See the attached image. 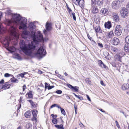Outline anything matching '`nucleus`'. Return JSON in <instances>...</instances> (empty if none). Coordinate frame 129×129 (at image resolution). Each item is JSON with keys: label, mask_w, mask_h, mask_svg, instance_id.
<instances>
[{"label": "nucleus", "mask_w": 129, "mask_h": 129, "mask_svg": "<svg viewBox=\"0 0 129 129\" xmlns=\"http://www.w3.org/2000/svg\"><path fill=\"white\" fill-rule=\"evenodd\" d=\"M122 30V28L120 25H117L115 28V34L117 36H120L121 34Z\"/></svg>", "instance_id": "nucleus-6"}, {"label": "nucleus", "mask_w": 129, "mask_h": 129, "mask_svg": "<svg viewBox=\"0 0 129 129\" xmlns=\"http://www.w3.org/2000/svg\"><path fill=\"white\" fill-rule=\"evenodd\" d=\"M128 84L126 83H124L122 86V89L124 90H126L127 89L129 88Z\"/></svg>", "instance_id": "nucleus-21"}, {"label": "nucleus", "mask_w": 129, "mask_h": 129, "mask_svg": "<svg viewBox=\"0 0 129 129\" xmlns=\"http://www.w3.org/2000/svg\"><path fill=\"white\" fill-rule=\"evenodd\" d=\"M55 126L58 129H64L63 125L61 124L60 125H55Z\"/></svg>", "instance_id": "nucleus-27"}, {"label": "nucleus", "mask_w": 129, "mask_h": 129, "mask_svg": "<svg viewBox=\"0 0 129 129\" xmlns=\"http://www.w3.org/2000/svg\"><path fill=\"white\" fill-rule=\"evenodd\" d=\"M126 7L127 8H129V2L127 3L126 6Z\"/></svg>", "instance_id": "nucleus-61"}, {"label": "nucleus", "mask_w": 129, "mask_h": 129, "mask_svg": "<svg viewBox=\"0 0 129 129\" xmlns=\"http://www.w3.org/2000/svg\"><path fill=\"white\" fill-rule=\"evenodd\" d=\"M120 112L121 113H123V114L126 117V116L125 114V113L123 112L122 111H120Z\"/></svg>", "instance_id": "nucleus-59"}, {"label": "nucleus", "mask_w": 129, "mask_h": 129, "mask_svg": "<svg viewBox=\"0 0 129 129\" xmlns=\"http://www.w3.org/2000/svg\"><path fill=\"white\" fill-rule=\"evenodd\" d=\"M30 104L31 106L34 108H36L37 105V104H36L35 103H34L33 101L32 103H31Z\"/></svg>", "instance_id": "nucleus-35"}, {"label": "nucleus", "mask_w": 129, "mask_h": 129, "mask_svg": "<svg viewBox=\"0 0 129 129\" xmlns=\"http://www.w3.org/2000/svg\"><path fill=\"white\" fill-rule=\"evenodd\" d=\"M11 12L12 11L11 10H6L5 13L7 15H10L12 14Z\"/></svg>", "instance_id": "nucleus-31"}, {"label": "nucleus", "mask_w": 129, "mask_h": 129, "mask_svg": "<svg viewBox=\"0 0 129 129\" xmlns=\"http://www.w3.org/2000/svg\"><path fill=\"white\" fill-rule=\"evenodd\" d=\"M95 30L96 33H102V30L101 28L99 26H96L95 28Z\"/></svg>", "instance_id": "nucleus-19"}, {"label": "nucleus", "mask_w": 129, "mask_h": 129, "mask_svg": "<svg viewBox=\"0 0 129 129\" xmlns=\"http://www.w3.org/2000/svg\"><path fill=\"white\" fill-rule=\"evenodd\" d=\"M107 35L109 38H112L114 36L113 32V31H111L108 33L107 34Z\"/></svg>", "instance_id": "nucleus-24"}, {"label": "nucleus", "mask_w": 129, "mask_h": 129, "mask_svg": "<svg viewBox=\"0 0 129 129\" xmlns=\"http://www.w3.org/2000/svg\"><path fill=\"white\" fill-rule=\"evenodd\" d=\"M67 10L69 12L70 14L72 12V10L70 9L68 6H67Z\"/></svg>", "instance_id": "nucleus-48"}, {"label": "nucleus", "mask_w": 129, "mask_h": 129, "mask_svg": "<svg viewBox=\"0 0 129 129\" xmlns=\"http://www.w3.org/2000/svg\"><path fill=\"white\" fill-rule=\"evenodd\" d=\"M61 111V113L62 114H63L65 116L66 115V112L63 109H61V110H60Z\"/></svg>", "instance_id": "nucleus-39"}, {"label": "nucleus", "mask_w": 129, "mask_h": 129, "mask_svg": "<svg viewBox=\"0 0 129 129\" xmlns=\"http://www.w3.org/2000/svg\"><path fill=\"white\" fill-rule=\"evenodd\" d=\"M112 15L114 20L116 22H118L119 20V18L117 13L113 12L112 13Z\"/></svg>", "instance_id": "nucleus-11"}, {"label": "nucleus", "mask_w": 129, "mask_h": 129, "mask_svg": "<svg viewBox=\"0 0 129 129\" xmlns=\"http://www.w3.org/2000/svg\"><path fill=\"white\" fill-rule=\"evenodd\" d=\"M46 52L43 46H41L38 49L37 52L35 53V55L39 58H42L44 56Z\"/></svg>", "instance_id": "nucleus-4"}, {"label": "nucleus", "mask_w": 129, "mask_h": 129, "mask_svg": "<svg viewBox=\"0 0 129 129\" xmlns=\"http://www.w3.org/2000/svg\"><path fill=\"white\" fill-rule=\"evenodd\" d=\"M72 15L73 19L74 20H76V17L75 16V13L74 12H73L72 13Z\"/></svg>", "instance_id": "nucleus-41"}, {"label": "nucleus", "mask_w": 129, "mask_h": 129, "mask_svg": "<svg viewBox=\"0 0 129 129\" xmlns=\"http://www.w3.org/2000/svg\"><path fill=\"white\" fill-rule=\"evenodd\" d=\"M56 93L58 94H61L62 93V91L60 90H58L56 91Z\"/></svg>", "instance_id": "nucleus-46"}, {"label": "nucleus", "mask_w": 129, "mask_h": 129, "mask_svg": "<svg viewBox=\"0 0 129 129\" xmlns=\"http://www.w3.org/2000/svg\"><path fill=\"white\" fill-rule=\"evenodd\" d=\"M124 49L126 52H128L129 51V44L126 43L124 46Z\"/></svg>", "instance_id": "nucleus-22"}, {"label": "nucleus", "mask_w": 129, "mask_h": 129, "mask_svg": "<svg viewBox=\"0 0 129 129\" xmlns=\"http://www.w3.org/2000/svg\"><path fill=\"white\" fill-rule=\"evenodd\" d=\"M74 108L75 110H77V106L75 105H74Z\"/></svg>", "instance_id": "nucleus-62"}, {"label": "nucleus", "mask_w": 129, "mask_h": 129, "mask_svg": "<svg viewBox=\"0 0 129 129\" xmlns=\"http://www.w3.org/2000/svg\"><path fill=\"white\" fill-rule=\"evenodd\" d=\"M86 96L88 100L90 101H91V100L88 95H86Z\"/></svg>", "instance_id": "nucleus-54"}, {"label": "nucleus", "mask_w": 129, "mask_h": 129, "mask_svg": "<svg viewBox=\"0 0 129 129\" xmlns=\"http://www.w3.org/2000/svg\"><path fill=\"white\" fill-rule=\"evenodd\" d=\"M79 125L80 127H82V126L84 127V126L82 124V123H80L79 124Z\"/></svg>", "instance_id": "nucleus-57"}, {"label": "nucleus", "mask_w": 129, "mask_h": 129, "mask_svg": "<svg viewBox=\"0 0 129 129\" xmlns=\"http://www.w3.org/2000/svg\"><path fill=\"white\" fill-rule=\"evenodd\" d=\"M30 36V33L29 31L25 30L22 32L21 36L22 38L26 39Z\"/></svg>", "instance_id": "nucleus-8"}, {"label": "nucleus", "mask_w": 129, "mask_h": 129, "mask_svg": "<svg viewBox=\"0 0 129 129\" xmlns=\"http://www.w3.org/2000/svg\"><path fill=\"white\" fill-rule=\"evenodd\" d=\"M109 46L107 44H105V48H108L109 47Z\"/></svg>", "instance_id": "nucleus-63"}, {"label": "nucleus", "mask_w": 129, "mask_h": 129, "mask_svg": "<svg viewBox=\"0 0 129 129\" xmlns=\"http://www.w3.org/2000/svg\"><path fill=\"white\" fill-rule=\"evenodd\" d=\"M120 15L122 18H126L128 15V9L125 8H122L120 11Z\"/></svg>", "instance_id": "nucleus-5"}, {"label": "nucleus", "mask_w": 129, "mask_h": 129, "mask_svg": "<svg viewBox=\"0 0 129 129\" xmlns=\"http://www.w3.org/2000/svg\"><path fill=\"white\" fill-rule=\"evenodd\" d=\"M77 98H78L81 100H82L83 99V98L80 95H78Z\"/></svg>", "instance_id": "nucleus-49"}, {"label": "nucleus", "mask_w": 129, "mask_h": 129, "mask_svg": "<svg viewBox=\"0 0 129 129\" xmlns=\"http://www.w3.org/2000/svg\"><path fill=\"white\" fill-rule=\"evenodd\" d=\"M29 26L30 28L32 29H35L36 28L35 25L33 22L30 23L29 24Z\"/></svg>", "instance_id": "nucleus-25"}, {"label": "nucleus", "mask_w": 129, "mask_h": 129, "mask_svg": "<svg viewBox=\"0 0 129 129\" xmlns=\"http://www.w3.org/2000/svg\"><path fill=\"white\" fill-rule=\"evenodd\" d=\"M85 81L86 83L90 84L91 83V81L88 78H86L85 80Z\"/></svg>", "instance_id": "nucleus-38"}, {"label": "nucleus", "mask_w": 129, "mask_h": 129, "mask_svg": "<svg viewBox=\"0 0 129 129\" xmlns=\"http://www.w3.org/2000/svg\"><path fill=\"white\" fill-rule=\"evenodd\" d=\"M27 101H28V102H29L30 104H31V103H32V102H33V101L32 100H27Z\"/></svg>", "instance_id": "nucleus-58"}, {"label": "nucleus", "mask_w": 129, "mask_h": 129, "mask_svg": "<svg viewBox=\"0 0 129 129\" xmlns=\"http://www.w3.org/2000/svg\"><path fill=\"white\" fill-rule=\"evenodd\" d=\"M31 112L30 111H28L25 113V116L26 118H29L30 117Z\"/></svg>", "instance_id": "nucleus-20"}, {"label": "nucleus", "mask_w": 129, "mask_h": 129, "mask_svg": "<svg viewBox=\"0 0 129 129\" xmlns=\"http://www.w3.org/2000/svg\"><path fill=\"white\" fill-rule=\"evenodd\" d=\"M15 57L18 60H21V57L19 56V54L16 53L15 54Z\"/></svg>", "instance_id": "nucleus-33"}, {"label": "nucleus", "mask_w": 129, "mask_h": 129, "mask_svg": "<svg viewBox=\"0 0 129 129\" xmlns=\"http://www.w3.org/2000/svg\"><path fill=\"white\" fill-rule=\"evenodd\" d=\"M125 40L126 43L129 44V36H127L125 38Z\"/></svg>", "instance_id": "nucleus-37"}, {"label": "nucleus", "mask_w": 129, "mask_h": 129, "mask_svg": "<svg viewBox=\"0 0 129 129\" xmlns=\"http://www.w3.org/2000/svg\"><path fill=\"white\" fill-rule=\"evenodd\" d=\"M8 83V82L6 83L5 84L2 86V89H6L10 88Z\"/></svg>", "instance_id": "nucleus-17"}, {"label": "nucleus", "mask_w": 129, "mask_h": 129, "mask_svg": "<svg viewBox=\"0 0 129 129\" xmlns=\"http://www.w3.org/2000/svg\"><path fill=\"white\" fill-rule=\"evenodd\" d=\"M19 76H20L22 78H23L24 77V74L23 73H22L19 75Z\"/></svg>", "instance_id": "nucleus-53"}, {"label": "nucleus", "mask_w": 129, "mask_h": 129, "mask_svg": "<svg viewBox=\"0 0 129 129\" xmlns=\"http://www.w3.org/2000/svg\"><path fill=\"white\" fill-rule=\"evenodd\" d=\"M57 120L55 118H53L52 120V122L54 124L57 123Z\"/></svg>", "instance_id": "nucleus-36"}, {"label": "nucleus", "mask_w": 129, "mask_h": 129, "mask_svg": "<svg viewBox=\"0 0 129 129\" xmlns=\"http://www.w3.org/2000/svg\"><path fill=\"white\" fill-rule=\"evenodd\" d=\"M98 45L101 48H102L103 47V46L102 44L98 42Z\"/></svg>", "instance_id": "nucleus-43"}, {"label": "nucleus", "mask_w": 129, "mask_h": 129, "mask_svg": "<svg viewBox=\"0 0 129 129\" xmlns=\"http://www.w3.org/2000/svg\"><path fill=\"white\" fill-rule=\"evenodd\" d=\"M26 86L25 84L22 87V89L23 91H24L26 89Z\"/></svg>", "instance_id": "nucleus-51"}, {"label": "nucleus", "mask_w": 129, "mask_h": 129, "mask_svg": "<svg viewBox=\"0 0 129 129\" xmlns=\"http://www.w3.org/2000/svg\"><path fill=\"white\" fill-rule=\"evenodd\" d=\"M9 87L10 88V86H13V83L9 84Z\"/></svg>", "instance_id": "nucleus-64"}, {"label": "nucleus", "mask_w": 129, "mask_h": 129, "mask_svg": "<svg viewBox=\"0 0 129 129\" xmlns=\"http://www.w3.org/2000/svg\"><path fill=\"white\" fill-rule=\"evenodd\" d=\"M10 38H6L4 40V42L3 44L5 46L7 47H8L9 46V41H10Z\"/></svg>", "instance_id": "nucleus-12"}, {"label": "nucleus", "mask_w": 129, "mask_h": 129, "mask_svg": "<svg viewBox=\"0 0 129 129\" xmlns=\"http://www.w3.org/2000/svg\"><path fill=\"white\" fill-rule=\"evenodd\" d=\"M67 86L68 87L70 88L72 90V88L73 87V86L72 85L70 84H68Z\"/></svg>", "instance_id": "nucleus-44"}, {"label": "nucleus", "mask_w": 129, "mask_h": 129, "mask_svg": "<svg viewBox=\"0 0 129 129\" xmlns=\"http://www.w3.org/2000/svg\"><path fill=\"white\" fill-rule=\"evenodd\" d=\"M50 86L49 84L48 83L45 82V89L47 88L48 86Z\"/></svg>", "instance_id": "nucleus-40"}, {"label": "nucleus", "mask_w": 129, "mask_h": 129, "mask_svg": "<svg viewBox=\"0 0 129 129\" xmlns=\"http://www.w3.org/2000/svg\"><path fill=\"white\" fill-rule=\"evenodd\" d=\"M105 28L109 29L112 26L111 22L110 21H108L106 22L104 24Z\"/></svg>", "instance_id": "nucleus-15"}, {"label": "nucleus", "mask_w": 129, "mask_h": 129, "mask_svg": "<svg viewBox=\"0 0 129 129\" xmlns=\"http://www.w3.org/2000/svg\"><path fill=\"white\" fill-rule=\"evenodd\" d=\"M30 36L33 38V41L36 43L41 41L43 39V36L40 31L37 32L36 35H35V32L32 31L30 33Z\"/></svg>", "instance_id": "nucleus-3"}, {"label": "nucleus", "mask_w": 129, "mask_h": 129, "mask_svg": "<svg viewBox=\"0 0 129 129\" xmlns=\"http://www.w3.org/2000/svg\"><path fill=\"white\" fill-rule=\"evenodd\" d=\"M16 50L15 48L14 47H11L9 49V51L12 52H14Z\"/></svg>", "instance_id": "nucleus-32"}, {"label": "nucleus", "mask_w": 129, "mask_h": 129, "mask_svg": "<svg viewBox=\"0 0 129 129\" xmlns=\"http://www.w3.org/2000/svg\"><path fill=\"white\" fill-rule=\"evenodd\" d=\"M115 123H116V126H117L119 128V127H120L119 125V124H118V123L117 121V120H116L115 121Z\"/></svg>", "instance_id": "nucleus-50"}, {"label": "nucleus", "mask_w": 129, "mask_h": 129, "mask_svg": "<svg viewBox=\"0 0 129 129\" xmlns=\"http://www.w3.org/2000/svg\"><path fill=\"white\" fill-rule=\"evenodd\" d=\"M10 80L11 81V82L12 83H17L19 82L18 80L16 79H15L14 80L12 78H11L10 79Z\"/></svg>", "instance_id": "nucleus-29"}, {"label": "nucleus", "mask_w": 129, "mask_h": 129, "mask_svg": "<svg viewBox=\"0 0 129 129\" xmlns=\"http://www.w3.org/2000/svg\"><path fill=\"white\" fill-rule=\"evenodd\" d=\"M20 47L22 51L28 55H30L32 53V50L35 48V46L33 43L27 45L23 40H21L20 41Z\"/></svg>", "instance_id": "nucleus-2"}, {"label": "nucleus", "mask_w": 129, "mask_h": 129, "mask_svg": "<svg viewBox=\"0 0 129 129\" xmlns=\"http://www.w3.org/2000/svg\"><path fill=\"white\" fill-rule=\"evenodd\" d=\"M10 76H12V75L8 73H5L4 75L5 77H9Z\"/></svg>", "instance_id": "nucleus-42"}, {"label": "nucleus", "mask_w": 129, "mask_h": 129, "mask_svg": "<svg viewBox=\"0 0 129 129\" xmlns=\"http://www.w3.org/2000/svg\"><path fill=\"white\" fill-rule=\"evenodd\" d=\"M91 41L92 42V44L93 45L95 46L97 44L95 41L93 40H92Z\"/></svg>", "instance_id": "nucleus-45"}, {"label": "nucleus", "mask_w": 129, "mask_h": 129, "mask_svg": "<svg viewBox=\"0 0 129 129\" xmlns=\"http://www.w3.org/2000/svg\"><path fill=\"white\" fill-rule=\"evenodd\" d=\"M92 12L93 13H97L98 12V9L95 6L92 7Z\"/></svg>", "instance_id": "nucleus-18"}, {"label": "nucleus", "mask_w": 129, "mask_h": 129, "mask_svg": "<svg viewBox=\"0 0 129 129\" xmlns=\"http://www.w3.org/2000/svg\"><path fill=\"white\" fill-rule=\"evenodd\" d=\"M4 79H2L0 81V84H3L4 83Z\"/></svg>", "instance_id": "nucleus-55"}, {"label": "nucleus", "mask_w": 129, "mask_h": 129, "mask_svg": "<svg viewBox=\"0 0 129 129\" xmlns=\"http://www.w3.org/2000/svg\"><path fill=\"white\" fill-rule=\"evenodd\" d=\"M32 113L33 118H32V120L34 121L35 120L36 122L37 121L36 117L37 116V111L36 110H34L32 111Z\"/></svg>", "instance_id": "nucleus-9"}, {"label": "nucleus", "mask_w": 129, "mask_h": 129, "mask_svg": "<svg viewBox=\"0 0 129 129\" xmlns=\"http://www.w3.org/2000/svg\"><path fill=\"white\" fill-rule=\"evenodd\" d=\"M99 62V66H100L101 67H102V64L103 65V67L105 68H106L107 67V66L103 63L102 61L100 60H99L98 61Z\"/></svg>", "instance_id": "nucleus-23"}, {"label": "nucleus", "mask_w": 129, "mask_h": 129, "mask_svg": "<svg viewBox=\"0 0 129 129\" xmlns=\"http://www.w3.org/2000/svg\"><path fill=\"white\" fill-rule=\"evenodd\" d=\"M54 85H52L51 86L50 85L47 87L48 89V90H50L54 88Z\"/></svg>", "instance_id": "nucleus-47"}, {"label": "nucleus", "mask_w": 129, "mask_h": 129, "mask_svg": "<svg viewBox=\"0 0 129 129\" xmlns=\"http://www.w3.org/2000/svg\"><path fill=\"white\" fill-rule=\"evenodd\" d=\"M79 87L77 86H73L72 90H74L76 92H78V91Z\"/></svg>", "instance_id": "nucleus-30"}, {"label": "nucleus", "mask_w": 129, "mask_h": 129, "mask_svg": "<svg viewBox=\"0 0 129 129\" xmlns=\"http://www.w3.org/2000/svg\"><path fill=\"white\" fill-rule=\"evenodd\" d=\"M95 0H91V6L93 7H95Z\"/></svg>", "instance_id": "nucleus-34"}, {"label": "nucleus", "mask_w": 129, "mask_h": 129, "mask_svg": "<svg viewBox=\"0 0 129 129\" xmlns=\"http://www.w3.org/2000/svg\"><path fill=\"white\" fill-rule=\"evenodd\" d=\"M32 125L31 124L28 123L26 124V129H32Z\"/></svg>", "instance_id": "nucleus-28"}, {"label": "nucleus", "mask_w": 129, "mask_h": 129, "mask_svg": "<svg viewBox=\"0 0 129 129\" xmlns=\"http://www.w3.org/2000/svg\"><path fill=\"white\" fill-rule=\"evenodd\" d=\"M46 30L47 31H49L51 29V24L48 22L46 23Z\"/></svg>", "instance_id": "nucleus-16"}, {"label": "nucleus", "mask_w": 129, "mask_h": 129, "mask_svg": "<svg viewBox=\"0 0 129 129\" xmlns=\"http://www.w3.org/2000/svg\"><path fill=\"white\" fill-rule=\"evenodd\" d=\"M100 13L104 16L108 14L109 12L108 9L106 8H102L100 11Z\"/></svg>", "instance_id": "nucleus-13"}, {"label": "nucleus", "mask_w": 129, "mask_h": 129, "mask_svg": "<svg viewBox=\"0 0 129 129\" xmlns=\"http://www.w3.org/2000/svg\"><path fill=\"white\" fill-rule=\"evenodd\" d=\"M111 6L112 8L114 9H116L120 7L119 2L117 1H113L111 4Z\"/></svg>", "instance_id": "nucleus-7"}, {"label": "nucleus", "mask_w": 129, "mask_h": 129, "mask_svg": "<svg viewBox=\"0 0 129 129\" xmlns=\"http://www.w3.org/2000/svg\"><path fill=\"white\" fill-rule=\"evenodd\" d=\"M112 44L113 45H117L120 43V41L119 39L116 37H114L112 40Z\"/></svg>", "instance_id": "nucleus-10"}, {"label": "nucleus", "mask_w": 129, "mask_h": 129, "mask_svg": "<svg viewBox=\"0 0 129 129\" xmlns=\"http://www.w3.org/2000/svg\"><path fill=\"white\" fill-rule=\"evenodd\" d=\"M87 37L88 38V39L91 41L92 40V38L91 37H90L89 36V34H88L87 35Z\"/></svg>", "instance_id": "nucleus-56"}, {"label": "nucleus", "mask_w": 129, "mask_h": 129, "mask_svg": "<svg viewBox=\"0 0 129 129\" xmlns=\"http://www.w3.org/2000/svg\"><path fill=\"white\" fill-rule=\"evenodd\" d=\"M27 95L28 96V97H27V98H33V95L31 91H29L28 93H27L26 95V96Z\"/></svg>", "instance_id": "nucleus-26"}, {"label": "nucleus", "mask_w": 129, "mask_h": 129, "mask_svg": "<svg viewBox=\"0 0 129 129\" xmlns=\"http://www.w3.org/2000/svg\"><path fill=\"white\" fill-rule=\"evenodd\" d=\"M56 106H57V104H53L50 107V108H52L55 107H56Z\"/></svg>", "instance_id": "nucleus-52"}, {"label": "nucleus", "mask_w": 129, "mask_h": 129, "mask_svg": "<svg viewBox=\"0 0 129 129\" xmlns=\"http://www.w3.org/2000/svg\"><path fill=\"white\" fill-rule=\"evenodd\" d=\"M42 73H43L42 71H41L40 70H39L38 71V73L39 74H42Z\"/></svg>", "instance_id": "nucleus-60"}, {"label": "nucleus", "mask_w": 129, "mask_h": 129, "mask_svg": "<svg viewBox=\"0 0 129 129\" xmlns=\"http://www.w3.org/2000/svg\"><path fill=\"white\" fill-rule=\"evenodd\" d=\"M27 20L26 18L22 17L19 14H14L11 20L6 19V22L7 25L9 26V30L10 33L13 35L15 32L16 28L14 26L15 24L19 23L20 26L19 28V29H25L26 28Z\"/></svg>", "instance_id": "nucleus-1"}, {"label": "nucleus", "mask_w": 129, "mask_h": 129, "mask_svg": "<svg viewBox=\"0 0 129 129\" xmlns=\"http://www.w3.org/2000/svg\"><path fill=\"white\" fill-rule=\"evenodd\" d=\"M76 1L77 2L79 6L81 8H82L84 7V0H80L79 1L78 0H76Z\"/></svg>", "instance_id": "nucleus-14"}]
</instances>
